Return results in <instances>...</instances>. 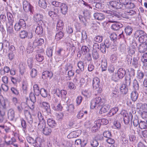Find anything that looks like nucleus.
<instances>
[{
  "instance_id": "14",
  "label": "nucleus",
  "mask_w": 147,
  "mask_h": 147,
  "mask_svg": "<svg viewBox=\"0 0 147 147\" xmlns=\"http://www.w3.org/2000/svg\"><path fill=\"white\" fill-rule=\"evenodd\" d=\"M38 138V137H37L36 138V139L34 140L32 137L29 136H27L26 137V139L27 142L30 144H35V145H34V146H36V144L37 143V140Z\"/></svg>"
},
{
  "instance_id": "11",
  "label": "nucleus",
  "mask_w": 147,
  "mask_h": 147,
  "mask_svg": "<svg viewBox=\"0 0 147 147\" xmlns=\"http://www.w3.org/2000/svg\"><path fill=\"white\" fill-rule=\"evenodd\" d=\"M132 117L133 116L131 113L125 114L123 115V118L125 123V124H128L129 122L130 119H131Z\"/></svg>"
},
{
  "instance_id": "62",
  "label": "nucleus",
  "mask_w": 147,
  "mask_h": 147,
  "mask_svg": "<svg viewBox=\"0 0 147 147\" xmlns=\"http://www.w3.org/2000/svg\"><path fill=\"white\" fill-rule=\"evenodd\" d=\"M144 74L143 72H141L140 70L138 71L137 74V77L139 79H142L144 76Z\"/></svg>"
},
{
  "instance_id": "56",
  "label": "nucleus",
  "mask_w": 147,
  "mask_h": 147,
  "mask_svg": "<svg viewBox=\"0 0 147 147\" xmlns=\"http://www.w3.org/2000/svg\"><path fill=\"white\" fill-rule=\"evenodd\" d=\"M90 144L92 147H96L98 145V142L97 140L93 139L91 141Z\"/></svg>"
},
{
  "instance_id": "22",
  "label": "nucleus",
  "mask_w": 147,
  "mask_h": 147,
  "mask_svg": "<svg viewBox=\"0 0 147 147\" xmlns=\"http://www.w3.org/2000/svg\"><path fill=\"white\" fill-rule=\"evenodd\" d=\"M94 16L95 19L98 20H102L105 18L104 15L100 13H95L94 14Z\"/></svg>"
},
{
  "instance_id": "60",
  "label": "nucleus",
  "mask_w": 147,
  "mask_h": 147,
  "mask_svg": "<svg viewBox=\"0 0 147 147\" xmlns=\"http://www.w3.org/2000/svg\"><path fill=\"white\" fill-rule=\"evenodd\" d=\"M102 37L101 36H98L95 37L94 38V40L96 42H100L102 40Z\"/></svg>"
},
{
  "instance_id": "40",
  "label": "nucleus",
  "mask_w": 147,
  "mask_h": 147,
  "mask_svg": "<svg viewBox=\"0 0 147 147\" xmlns=\"http://www.w3.org/2000/svg\"><path fill=\"white\" fill-rule=\"evenodd\" d=\"M90 3V2L92 3V4H93V6L95 5L96 8L99 9H102V5L100 3H97L95 4L94 2V0H89Z\"/></svg>"
},
{
  "instance_id": "5",
  "label": "nucleus",
  "mask_w": 147,
  "mask_h": 147,
  "mask_svg": "<svg viewBox=\"0 0 147 147\" xmlns=\"http://www.w3.org/2000/svg\"><path fill=\"white\" fill-rule=\"evenodd\" d=\"M26 26L25 22L24 20L20 19L18 22L16 23L14 26V29L17 31H19L23 28V27Z\"/></svg>"
},
{
  "instance_id": "20",
  "label": "nucleus",
  "mask_w": 147,
  "mask_h": 147,
  "mask_svg": "<svg viewBox=\"0 0 147 147\" xmlns=\"http://www.w3.org/2000/svg\"><path fill=\"white\" fill-rule=\"evenodd\" d=\"M80 132V130H77V131H74L71 132L67 136V137L69 138H76L79 135V134L78 133V132Z\"/></svg>"
},
{
  "instance_id": "38",
  "label": "nucleus",
  "mask_w": 147,
  "mask_h": 147,
  "mask_svg": "<svg viewBox=\"0 0 147 147\" xmlns=\"http://www.w3.org/2000/svg\"><path fill=\"white\" fill-rule=\"evenodd\" d=\"M61 101L58 104L53 105L52 107L53 109L56 111H60L62 109V107L61 105Z\"/></svg>"
},
{
  "instance_id": "3",
  "label": "nucleus",
  "mask_w": 147,
  "mask_h": 147,
  "mask_svg": "<svg viewBox=\"0 0 147 147\" xmlns=\"http://www.w3.org/2000/svg\"><path fill=\"white\" fill-rule=\"evenodd\" d=\"M100 83V80L98 78L95 77L93 79L92 87L96 95L100 94L102 91V88L99 87Z\"/></svg>"
},
{
  "instance_id": "28",
  "label": "nucleus",
  "mask_w": 147,
  "mask_h": 147,
  "mask_svg": "<svg viewBox=\"0 0 147 147\" xmlns=\"http://www.w3.org/2000/svg\"><path fill=\"white\" fill-rule=\"evenodd\" d=\"M85 1L83 0H79L78 1V3L82 7H87L92 9V7L90 6V5L89 4Z\"/></svg>"
},
{
  "instance_id": "43",
  "label": "nucleus",
  "mask_w": 147,
  "mask_h": 147,
  "mask_svg": "<svg viewBox=\"0 0 147 147\" xmlns=\"http://www.w3.org/2000/svg\"><path fill=\"white\" fill-rule=\"evenodd\" d=\"M35 32L38 35L41 34L43 32V29L41 26H38L36 27Z\"/></svg>"
},
{
  "instance_id": "15",
  "label": "nucleus",
  "mask_w": 147,
  "mask_h": 147,
  "mask_svg": "<svg viewBox=\"0 0 147 147\" xmlns=\"http://www.w3.org/2000/svg\"><path fill=\"white\" fill-rule=\"evenodd\" d=\"M147 49V42L142 43L139 45L138 50L140 53H143L146 51Z\"/></svg>"
},
{
  "instance_id": "41",
  "label": "nucleus",
  "mask_w": 147,
  "mask_h": 147,
  "mask_svg": "<svg viewBox=\"0 0 147 147\" xmlns=\"http://www.w3.org/2000/svg\"><path fill=\"white\" fill-rule=\"evenodd\" d=\"M34 91L35 95L38 96L39 95V92L40 90L38 85L37 84H34L33 86Z\"/></svg>"
},
{
  "instance_id": "48",
  "label": "nucleus",
  "mask_w": 147,
  "mask_h": 147,
  "mask_svg": "<svg viewBox=\"0 0 147 147\" xmlns=\"http://www.w3.org/2000/svg\"><path fill=\"white\" fill-rule=\"evenodd\" d=\"M39 6L45 9L47 7V4L44 0H40L38 2Z\"/></svg>"
},
{
  "instance_id": "31",
  "label": "nucleus",
  "mask_w": 147,
  "mask_h": 147,
  "mask_svg": "<svg viewBox=\"0 0 147 147\" xmlns=\"http://www.w3.org/2000/svg\"><path fill=\"white\" fill-rule=\"evenodd\" d=\"M34 20L36 22L42 21L43 18L42 15L36 13L34 16Z\"/></svg>"
},
{
  "instance_id": "50",
  "label": "nucleus",
  "mask_w": 147,
  "mask_h": 147,
  "mask_svg": "<svg viewBox=\"0 0 147 147\" xmlns=\"http://www.w3.org/2000/svg\"><path fill=\"white\" fill-rule=\"evenodd\" d=\"M16 52H9L8 55V59L10 61H12L15 57Z\"/></svg>"
},
{
  "instance_id": "16",
  "label": "nucleus",
  "mask_w": 147,
  "mask_h": 147,
  "mask_svg": "<svg viewBox=\"0 0 147 147\" xmlns=\"http://www.w3.org/2000/svg\"><path fill=\"white\" fill-rule=\"evenodd\" d=\"M138 108H140V111H144L147 112V104H138L137 105Z\"/></svg>"
},
{
  "instance_id": "7",
  "label": "nucleus",
  "mask_w": 147,
  "mask_h": 147,
  "mask_svg": "<svg viewBox=\"0 0 147 147\" xmlns=\"http://www.w3.org/2000/svg\"><path fill=\"white\" fill-rule=\"evenodd\" d=\"M23 6L24 10L25 11H30L32 13H33V7L27 1H24L23 2Z\"/></svg>"
},
{
  "instance_id": "45",
  "label": "nucleus",
  "mask_w": 147,
  "mask_h": 147,
  "mask_svg": "<svg viewBox=\"0 0 147 147\" xmlns=\"http://www.w3.org/2000/svg\"><path fill=\"white\" fill-rule=\"evenodd\" d=\"M63 36V33L60 31L57 33L55 36V39L58 41L60 40Z\"/></svg>"
},
{
  "instance_id": "49",
  "label": "nucleus",
  "mask_w": 147,
  "mask_h": 147,
  "mask_svg": "<svg viewBox=\"0 0 147 147\" xmlns=\"http://www.w3.org/2000/svg\"><path fill=\"white\" fill-rule=\"evenodd\" d=\"M138 40L140 43H144L147 41V34L141 38H138Z\"/></svg>"
},
{
  "instance_id": "34",
  "label": "nucleus",
  "mask_w": 147,
  "mask_h": 147,
  "mask_svg": "<svg viewBox=\"0 0 147 147\" xmlns=\"http://www.w3.org/2000/svg\"><path fill=\"white\" fill-rule=\"evenodd\" d=\"M131 121L135 127H137L139 124L138 117L137 116H135L133 118L132 117Z\"/></svg>"
},
{
  "instance_id": "57",
  "label": "nucleus",
  "mask_w": 147,
  "mask_h": 147,
  "mask_svg": "<svg viewBox=\"0 0 147 147\" xmlns=\"http://www.w3.org/2000/svg\"><path fill=\"white\" fill-rule=\"evenodd\" d=\"M131 78L129 76H126L125 77V85L127 86H129L130 84Z\"/></svg>"
},
{
  "instance_id": "33",
  "label": "nucleus",
  "mask_w": 147,
  "mask_h": 147,
  "mask_svg": "<svg viewBox=\"0 0 147 147\" xmlns=\"http://www.w3.org/2000/svg\"><path fill=\"white\" fill-rule=\"evenodd\" d=\"M104 45L107 48H110L112 49L113 48L112 47L113 45L112 42L108 39H106L105 40Z\"/></svg>"
},
{
  "instance_id": "26",
  "label": "nucleus",
  "mask_w": 147,
  "mask_h": 147,
  "mask_svg": "<svg viewBox=\"0 0 147 147\" xmlns=\"http://www.w3.org/2000/svg\"><path fill=\"white\" fill-rule=\"evenodd\" d=\"M47 122L48 125L52 128H54L56 126V123L55 121L52 119H49Z\"/></svg>"
},
{
  "instance_id": "42",
  "label": "nucleus",
  "mask_w": 147,
  "mask_h": 147,
  "mask_svg": "<svg viewBox=\"0 0 147 147\" xmlns=\"http://www.w3.org/2000/svg\"><path fill=\"white\" fill-rule=\"evenodd\" d=\"M48 14L53 19L55 20L58 18V15L57 14L53 11H50L49 12Z\"/></svg>"
},
{
  "instance_id": "51",
  "label": "nucleus",
  "mask_w": 147,
  "mask_h": 147,
  "mask_svg": "<svg viewBox=\"0 0 147 147\" xmlns=\"http://www.w3.org/2000/svg\"><path fill=\"white\" fill-rule=\"evenodd\" d=\"M67 85L69 89H75L76 88V86L74 84L70 82H68L67 83Z\"/></svg>"
},
{
  "instance_id": "21",
  "label": "nucleus",
  "mask_w": 147,
  "mask_h": 147,
  "mask_svg": "<svg viewBox=\"0 0 147 147\" xmlns=\"http://www.w3.org/2000/svg\"><path fill=\"white\" fill-rule=\"evenodd\" d=\"M123 24L120 22H116L115 24L112 25L111 27L112 29L115 30H117L119 28L122 27Z\"/></svg>"
},
{
  "instance_id": "29",
  "label": "nucleus",
  "mask_w": 147,
  "mask_h": 147,
  "mask_svg": "<svg viewBox=\"0 0 147 147\" xmlns=\"http://www.w3.org/2000/svg\"><path fill=\"white\" fill-rule=\"evenodd\" d=\"M110 61L112 63L116 62L117 60V54L115 53L111 55L110 57Z\"/></svg>"
},
{
  "instance_id": "9",
  "label": "nucleus",
  "mask_w": 147,
  "mask_h": 147,
  "mask_svg": "<svg viewBox=\"0 0 147 147\" xmlns=\"http://www.w3.org/2000/svg\"><path fill=\"white\" fill-rule=\"evenodd\" d=\"M24 113L28 123L30 125L32 124L33 122V119L30 112L27 110H24Z\"/></svg>"
},
{
  "instance_id": "59",
  "label": "nucleus",
  "mask_w": 147,
  "mask_h": 147,
  "mask_svg": "<svg viewBox=\"0 0 147 147\" xmlns=\"http://www.w3.org/2000/svg\"><path fill=\"white\" fill-rule=\"evenodd\" d=\"M79 18L81 23L86 26V19L81 15L79 16Z\"/></svg>"
},
{
  "instance_id": "4",
  "label": "nucleus",
  "mask_w": 147,
  "mask_h": 147,
  "mask_svg": "<svg viewBox=\"0 0 147 147\" xmlns=\"http://www.w3.org/2000/svg\"><path fill=\"white\" fill-rule=\"evenodd\" d=\"M108 123V121L105 119H98L94 122L95 125L92 127V129L94 130L97 129L100 127L101 125H106Z\"/></svg>"
},
{
  "instance_id": "46",
  "label": "nucleus",
  "mask_w": 147,
  "mask_h": 147,
  "mask_svg": "<svg viewBox=\"0 0 147 147\" xmlns=\"http://www.w3.org/2000/svg\"><path fill=\"white\" fill-rule=\"evenodd\" d=\"M82 94L84 96L87 97H90L91 95V91L89 89L85 90L83 91Z\"/></svg>"
},
{
  "instance_id": "54",
  "label": "nucleus",
  "mask_w": 147,
  "mask_h": 147,
  "mask_svg": "<svg viewBox=\"0 0 147 147\" xmlns=\"http://www.w3.org/2000/svg\"><path fill=\"white\" fill-rule=\"evenodd\" d=\"M78 66L80 69L81 71H83L84 69V63L81 61L78 62L77 64Z\"/></svg>"
},
{
  "instance_id": "37",
  "label": "nucleus",
  "mask_w": 147,
  "mask_h": 147,
  "mask_svg": "<svg viewBox=\"0 0 147 147\" xmlns=\"http://www.w3.org/2000/svg\"><path fill=\"white\" fill-rule=\"evenodd\" d=\"M101 107L99 112V113L100 114L105 113L109 110V108L106 105H103Z\"/></svg>"
},
{
  "instance_id": "44",
  "label": "nucleus",
  "mask_w": 147,
  "mask_h": 147,
  "mask_svg": "<svg viewBox=\"0 0 147 147\" xmlns=\"http://www.w3.org/2000/svg\"><path fill=\"white\" fill-rule=\"evenodd\" d=\"M138 125L139 127L141 129H147L146 123L144 121H140Z\"/></svg>"
},
{
  "instance_id": "1",
  "label": "nucleus",
  "mask_w": 147,
  "mask_h": 147,
  "mask_svg": "<svg viewBox=\"0 0 147 147\" xmlns=\"http://www.w3.org/2000/svg\"><path fill=\"white\" fill-rule=\"evenodd\" d=\"M7 16L8 20V21L6 24L7 31V32L11 34L13 32V23L14 22V18L10 13H7Z\"/></svg>"
},
{
  "instance_id": "12",
  "label": "nucleus",
  "mask_w": 147,
  "mask_h": 147,
  "mask_svg": "<svg viewBox=\"0 0 147 147\" xmlns=\"http://www.w3.org/2000/svg\"><path fill=\"white\" fill-rule=\"evenodd\" d=\"M40 53H38L36 54L35 56V59L36 60L39 62L42 61L44 59V57L43 55L44 54V51L43 49L40 51Z\"/></svg>"
},
{
  "instance_id": "2",
  "label": "nucleus",
  "mask_w": 147,
  "mask_h": 147,
  "mask_svg": "<svg viewBox=\"0 0 147 147\" xmlns=\"http://www.w3.org/2000/svg\"><path fill=\"white\" fill-rule=\"evenodd\" d=\"M103 99L100 97H96L92 100L91 103L90 108L92 109H96L99 108L104 105Z\"/></svg>"
},
{
  "instance_id": "35",
  "label": "nucleus",
  "mask_w": 147,
  "mask_h": 147,
  "mask_svg": "<svg viewBox=\"0 0 147 147\" xmlns=\"http://www.w3.org/2000/svg\"><path fill=\"white\" fill-rule=\"evenodd\" d=\"M8 117L10 120H12L13 119L14 117V112L13 110H10L8 111Z\"/></svg>"
},
{
  "instance_id": "55",
  "label": "nucleus",
  "mask_w": 147,
  "mask_h": 147,
  "mask_svg": "<svg viewBox=\"0 0 147 147\" xmlns=\"http://www.w3.org/2000/svg\"><path fill=\"white\" fill-rule=\"evenodd\" d=\"M49 3H51L53 5H54L55 6L57 7H60V6H61L62 3L56 1H50L49 2Z\"/></svg>"
},
{
  "instance_id": "64",
  "label": "nucleus",
  "mask_w": 147,
  "mask_h": 147,
  "mask_svg": "<svg viewBox=\"0 0 147 147\" xmlns=\"http://www.w3.org/2000/svg\"><path fill=\"white\" fill-rule=\"evenodd\" d=\"M141 60L143 63L147 62V53L144 54L141 57Z\"/></svg>"
},
{
  "instance_id": "58",
  "label": "nucleus",
  "mask_w": 147,
  "mask_h": 147,
  "mask_svg": "<svg viewBox=\"0 0 147 147\" xmlns=\"http://www.w3.org/2000/svg\"><path fill=\"white\" fill-rule=\"evenodd\" d=\"M28 32L25 30L21 31L20 34V37L22 38H24L27 36Z\"/></svg>"
},
{
  "instance_id": "8",
  "label": "nucleus",
  "mask_w": 147,
  "mask_h": 147,
  "mask_svg": "<svg viewBox=\"0 0 147 147\" xmlns=\"http://www.w3.org/2000/svg\"><path fill=\"white\" fill-rule=\"evenodd\" d=\"M108 4L110 6V7L116 9L121 8L123 7V5L121 3L120 1H119V2L116 1H112L109 2V4Z\"/></svg>"
},
{
  "instance_id": "24",
  "label": "nucleus",
  "mask_w": 147,
  "mask_h": 147,
  "mask_svg": "<svg viewBox=\"0 0 147 147\" xmlns=\"http://www.w3.org/2000/svg\"><path fill=\"white\" fill-rule=\"evenodd\" d=\"M43 133L46 136L50 135L52 132L51 129L48 127H45L42 130Z\"/></svg>"
},
{
  "instance_id": "39",
  "label": "nucleus",
  "mask_w": 147,
  "mask_h": 147,
  "mask_svg": "<svg viewBox=\"0 0 147 147\" xmlns=\"http://www.w3.org/2000/svg\"><path fill=\"white\" fill-rule=\"evenodd\" d=\"M44 43V39L41 38H40L38 40H35L33 42L34 44L36 45H41Z\"/></svg>"
},
{
  "instance_id": "13",
  "label": "nucleus",
  "mask_w": 147,
  "mask_h": 147,
  "mask_svg": "<svg viewBox=\"0 0 147 147\" xmlns=\"http://www.w3.org/2000/svg\"><path fill=\"white\" fill-rule=\"evenodd\" d=\"M146 33L143 30H136L134 34V36L136 38H141Z\"/></svg>"
},
{
  "instance_id": "63",
  "label": "nucleus",
  "mask_w": 147,
  "mask_h": 147,
  "mask_svg": "<svg viewBox=\"0 0 147 147\" xmlns=\"http://www.w3.org/2000/svg\"><path fill=\"white\" fill-rule=\"evenodd\" d=\"M46 54L49 57H51L52 56V50L51 47L47 49L46 51Z\"/></svg>"
},
{
  "instance_id": "19",
  "label": "nucleus",
  "mask_w": 147,
  "mask_h": 147,
  "mask_svg": "<svg viewBox=\"0 0 147 147\" xmlns=\"http://www.w3.org/2000/svg\"><path fill=\"white\" fill-rule=\"evenodd\" d=\"M107 61L106 58H104L102 60L101 67L102 71L106 70L107 66Z\"/></svg>"
},
{
  "instance_id": "23",
  "label": "nucleus",
  "mask_w": 147,
  "mask_h": 147,
  "mask_svg": "<svg viewBox=\"0 0 147 147\" xmlns=\"http://www.w3.org/2000/svg\"><path fill=\"white\" fill-rule=\"evenodd\" d=\"M125 73L126 71L125 70L122 68L119 69L117 72L118 77L119 78H122L124 76Z\"/></svg>"
},
{
  "instance_id": "47",
  "label": "nucleus",
  "mask_w": 147,
  "mask_h": 147,
  "mask_svg": "<svg viewBox=\"0 0 147 147\" xmlns=\"http://www.w3.org/2000/svg\"><path fill=\"white\" fill-rule=\"evenodd\" d=\"M42 76H45L46 77L51 78L53 76V74L52 72L49 71H46L42 73Z\"/></svg>"
},
{
  "instance_id": "25",
  "label": "nucleus",
  "mask_w": 147,
  "mask_h": 147,
  "mask_svg": "<svg viewBox=\"0 0 147 147\" xmlns=\"http://www.w3.org/2000/svg\"><path fill=\"white\" fill-rule=\"evenodd\" d=\"M138 95V94L136 91H133L131 94V98L133 101H135L137 99Z\"/></svg>"
},
{
  "instance_id": "61",
  "label": "nucleus",
  "mask_w": 147,
  "mask_h": 147,
  "mask_svg": "<svg viewBox=\"0 0 147 147\" xmlns=\"http://www.w3.org/2000/svg\"><path fill=\"white\" fill-rule=\"evenodd\" d=\"M30 97L32 102H36V98L34 94L31 93L30 94Z\"/></svg>"
},
{
  "instance_id": "30",
  "label": "nucleus",
  "mask_w": 147,
  "mask_h": 147,
  "mask_svg": "<svg viewBox=\"0 0 147 147\" xmlns=\"http://www.w3.org/2000/svg\"><path fill=\"white\" fill-rule=\"evenodd\" d=\"M133 29L130 26H127L125 29V32L127 35L130 36L131 34Z\"/></svg>"
},
{
  "instance_id": "10",
  "label": "nucleus",
  "mask_w": 147,
  "mask_h": 147,
  "mask_svg": "<svg viewBox=\"0 0 147 147\" xmlns=\"http://www.w3.org/2000/svg\"><path fill=\"white\" fill-rule=\"evenodd\" d=\"M121 3L122 5L123 4L125 6V5H127V8H132L134 7V5L133 3H129V0H120Z\"/></svg>"
},
{
  "instance_id": "27",
  "label": "nucleus",
  "mask_w": 147,
  "mask_h": 147,
  "mask_svg": "<svg viewBox=\"0 0 147 147\" xmlns=\"http://www.w3.org/2000/svg\"><path fill=\"white\" fill-rule=\"evenodd\" d=\"M40 104L42 107L44 108L47 111H48L49 109L50 106L48 103L45 102H40Z\"/></svg>"
},
{
  "instance_id": "36",
  "label": "nucleus",
  "mask_w": 147,
  "mask_h": 147,
  "mask_svg": "<svg viewBox=\"0 0 147 147\" xmlns=\"http://www.w3.org/2000/svg\"><path fill=\"white\" fill-rule=\"evenodd\" d=\"M46 127L45 121L39 122L38 127L40 130L42 131Z\"/></svg>"
},
{
  "instance_id": "52",
  "label": "nucleus",
  "mask_w": 147,
  "mask_h": 147,
  "mask_svg": "<svg viewBox=\"0 0 147 147\" xmlns=\"http://www.w3.org/2000/svg\"><path fill=\"white\" fill-rule=\"evenodd\" d=\"M119 93L117 90H114L113 91L111 94V96L113 98H117L119 96Z\"/></svg>"
},
{
  "instance_id": "17",
  "label": "nucleus",
  "mask_w": 147,
  "mask_h": 147,
  "mask_svg": "<svg viewBox=\"0 0 147 147\" xmlns=\"http://www.w3.org/2000/svg\"><path fill=\"white\" fill-rule=\"evenodd\" d=\"M60 7H61L62 13L64 15H65L67 13L68 10V7L67 5L65 3H62L61 6Z\"/></svg>"
},
{
  "instance_id": "53",
  "label": "nucleus",
  "mask_w": 147,
  "mask_h": 147,
  "mask_svg": "<svg viewBox=\"0 0 147 147\" xmlns=\"http://www.w3.org/2000/svg\"><path fill=\"white\" fill-rule=\"evenodd\" d=\"M40 94L41 95L44 97H46L47 95V91L43 88L41 89L39 92Z\"/></svg>"
},
{
  "instance_id": "6",
  "label": "nucleus",
  "mask_w": 147,
  "mask_h": 147,
  "mask_svg": "<svg viewBox=\"0 0 147 147\" xmlns=\"http://www.w3.org/2000/svg\"><path fill=\"white\" fill-rule=\"evenodd\" d=\"M53 92L59 97H61L63 98H65L67 94L66 90H60L59 89H55L53 90Z\"/></svg>"
},
{
  "instance_id": "18",
  "label": "nucleus",
  "mask_w": 147,
  "mask_h": 147,
  "mask_svg": "<svg viewBox=\"0 0 147 147\" xmlns=\"http://www.w3.org/2000/svg\"><path fill=\"white\" fill-rule=\"evenodd\" d=\"M137 43L136 40H133L130 45V49L132 51V53H134L137 47Z\"/></svg>"
},
{
  "instance_id": "32",
  "label": "nucleus",
  "mask_w": 147,
  "mask_h": 147,
  "mask_svg": "<svg viewBox=\"0 0 147 147\" xmlns=\"http://www.w3.org/2000/svg\"><path fill=\"white\" fill-rule=\"evenodd\" d=\"M127 86L126 85L123 84L120 87V91L122 94H125L127 93L128 89L126 87Z\"/></svg>"
}]
</instances>
